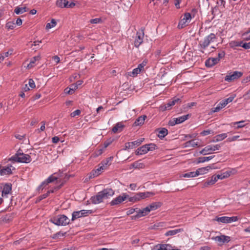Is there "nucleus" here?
<instances>
[{"label":"nucleus","mask_w":250,"mask_h":250,"mask_svg":"<svg viewBox=\"0 0 250 250\" xmlns=\"http://www.w3.org/2000/svg\"><path fill=\"white\" fill-rule=\"evenodd\" d=\"M115 191L111 188H104L98 192L96 195L91 197L90 200L93 204H98L103 202L105 199L112 197L114 195Z\"/></svg>","instance_id":"f257e3e1"},{"label":"nucleus","mask_w":250,"mask_h":250,"mask_svg":"<svg viewBox=\"0 0 250 250\" xmlns=\"http://www.w3.org/2000/svg\"><path fill=\"white\" fill-rule=\"evenodd\" d=\"M161 206L162 203L161 202H153L142 209H138V212L135 215V217L140 218L145 216L147 215L151 211L156 210Z\"/></svg>","instance_id":"f03ea898"},{"label":"nucleus","mask_w":250,"mask_h":250,"mask_svg":"<svg viewBox=\"0 0 250 250\" xmlns=\"http://www.w3.org/2000/svg\"><path fill=\"white\" fill-rule=\"evenodd\" d=\"M10 159L15 162L22 163H29L32 161L31 156L28 154L23 153L21 149H19L15 154L11 157Z\"/></svg>","instance_id":"7ed1b4c3"},{"label":"nucleus","mask_w":250,"mask_h":250,"mask_svg":"<svg viewBox=\"0 0 250 250\" xmlns=\"http://www.w3.org/2000/svg\"><path fill=\"white\" fill-rule=\"evenodd\" d=\"M50 222L57 226H66L69 224L70 220L65 215L60 214L50 219Z\"/></svg>","instance_id":"20e7f679"},{"label":"nucleus","mask_w":250,"mask_h":250,"mask_svg":"<svg viewBox=\"0 0 250 250\" xmlns=\"http://www.w3.org/2000/svg\"><path fill=\"white\" fill-rule=\"evenodd\" d=\"M190 116V114H188L177 118H173L169 121L168 125L169 126H174L176 125L181 124L188 119Z\"/></svg>","instance_id":"39448f33"},{"label":"nucleus","mask_w":250,"mask_h":250,"mask_svg":"<svg viewBox=\"0 0 250 250\" xmlns=\"http://www.w3.org/2000/svg\"><path fill=\"white\" fill-rule=\"evenodd\" d=\"M191 20V16L189 13H186L183 16V18L179 21L178 28L182 29L186 27L190 22Z\"/></svg>","instance_id":"423d86ee"},{"label":"nucleus","mask_w":250,"mask_h":250,"mask_svg":"<svg viewBox=\"0 0 250 250\" xmlns=\"http://www.w3.org/2000/svg\"><path fill=\"white\" fill-rule=\"evenodd\" d=\"M238 218L237 216H222L217 217L216 216L214 219V221H216L218 222H221L224 224L230 223L233 222L238 221Z\"/></svg>","instance_id":"0eeeda50"},{"label":"nucleus","mask_w":250,"mask_h":250,"mask_svg":"<svg viewBox=\"0 0 250 250\" xmlns=\"http://www.w3.org/2000/svg\"><path fill=\"white\" fill-rule=\"evenodd\" d=\"M76 4L73 1L66 0H58L56 1V6L60 8H71L75 6Z\"/></svg>","instance_id":"6e6552de"},{"label":"nucleus","mask_w":250,"mask_h":250,"mask_svg":"<svg viewBox=\"0 0 250 250\" xmlns=\"http://www.w3.org/2000/svg\"><path fill=\"white\" fill-rule=\"evenodd\" d=\"M15 170L14 167L11 165H7V166L2 167L0 170V176H7L13 174V171Z\"/></svg>","instance_id":"1a4fd4ad"},{"label":"nucleus","mask_w":250,"mask_h":250,"mask_svg":"<svg viewBox=\"0 0 250 250\" xmlns=\"http://www.w3.org/2000/svg\"><path fill=\"white\" fill-rule=\"evenodd\" d=\"M91 213V210L84 209L80 211H74L72 214L71 220L73 221L78 218L86 216L88 215V213Z\"/></svg>","instance_id":"9d476101"},{"label":"nucleus","mask_w":250,"mask_h":250,"mask_svg":"<svg viewBox=\"0 0 250 250\" xmlns=\"http://www.w3.org/2000/svg\"><path fill=\"white\" fill-rule=\"evenodd\" d=\"M128 195L125 193H122L121 195L118 196L116 198L113 199L110 202L111 206H115L122 203L123 201L127 199Z\"/></svg>","instance_id":"9b49d317"},{"label":"nucleus","mask_w":250,"mask_h":250,"mask_svg":"<svg viewBox=\"0 0 250 250\" xmlns=\"http://www.w3.org/2000/svg\"><path fill=\"white\" fill-rule=\"evenodd\" d=\"M235 94L231 95L229 98L222 100L215 108V109H221L225 107L229 103L231 102L235 97Z\"/></svg>","instance_id":"f8f14e48"},{"label":"nucleus","mask_w":250,"mask_h":250,"mask_svg":"<svg viewBox=\"0 0 250 250\" xmlns=\"http://www.w3.org/2000/svg\"><path fill=\"white\" fill-rule=\"evenodd\" d=\"M144 140V138H140L133 142L126 143L125 144V149L135 148L140 145Z\"/></svg>","instance_id":"ddd939ff"},{"label":"nucleus","mask_w":250,"mask_h":250,"mask_svg":"<svg viewBox=\"0 0 250 250\" xmlns=\"http://www.w3.org/2000/svg\"><path fill=\"white\" fill-rule=\"evenodd\" d=\"M243 73L240 71H234L232 74H229L226 76L225 80L227 82H231L240 78Z\"/></svg>","instance_id":"4468645a"},{"label":"nucleus","mask_w":250,"mask_h":250,"mask_svg":"<svg viewBox=\"0 0 250 250\" xmlns=\"http://www.w3.org/2000/svg\"><path fill=\"white\" fill-rule=\"evenodd\" d=\"M214 240L219 243V245H222L224 243H227L230 241V237L225 235H221L214 237Z\"/></svg>","instance_id":"2eb2a0df"},{"label":"nucleus","mask_w":250,"mask_h":250,"mask_svg":"<svg viewBox=\"0 0 250 250\" xmlns=\"http://www.w3.org/2000/svg\"><path fill=\"white\" fill-rule=\"evenodd\" d=\"M104 169L100 164L98 165V167L95 169L93 170L89 174V178L92 179L94 177H97L100 175Z\"/></svg>","instance_id":"dca6fc26"},{"label":"nucleus","mask_w":250,"mask_h":250,"mask_svg":"<svg viewBox=\"0 0 250 250\" xmlns=\"http://www.w3.org/2000/svg\"><path fill=\"white\" fill-rule=\"evenodd\" d=\"M181 103V100L177 97H174L173 99L170 100L168 103L164 105L165 108L170 107L174 105H179Z\"/></svg>","instance_id":"f3484780"},{"label":"nucleus","mask_w":250,"mask_h":250,"mask_svg":"<svg viewBox=\"0 0 250 250\" xmlns=\"http://www.w3.org/2000/svg\"><path fill=\"white\" fill-rule=\"evenodd\" d=\"M144 38V33L137 32L134 41V45L138 47L142 43Z\"/></svg>","instance_id":"a211bd4d"},{"label":"nucleus","mask_w":250,"mask_h":250,"mask_svg":"<svg viewBox=\"0 0 250 250\" xmlns=\"http://www.w3.org/2000/svg\"><path fill=\"white\" fill-rule=\"evenodd\" d=\"M219 62V59L215 58H209L205 62V65L208 67H211L218 63Z\"/></svg>","instance_id":"6ab92c4d"},{"label":"nucleus","mask_w":250,"mask_h":250,"mask_svg":"<svg viewBox=\"0 0 250 250\" xmlns=\"http://www.w3.org/2000/svg\"><path fill=\"white\" fill-rule=\"evenodd\" d=\"M137 196L139 201L144 199L146 198L149 197L151 196H153L154 193L152 192H139L137 193Z\"/></svg>","instance_id":"aec40b11"},{"label":"nucleus","mask_w":250,"mask_h":250,"mask_svg":"<svg viewBox=\"0 0 250 250\" xmlns=\"http://www.w3.org/2000/svg\"><path fill=\"white\" fill-rule=\"evenodd\" d=\"M184 231V229L182 228L177 229L173 230H169L167 231L165 233V236H172L176 235L177 234L182 232Z\"/></svg>","instance_id":"412c9836"},{"label":"nucleus","mask_w":250,"mask_h":250,"mask_svg":"<svg viewBox=\"0 0 250 250\" xmlns=\"http://www.w3.org/2000/svg\"><path fill=\"white\" fill-rule=\"evenodd\" d=\"M12 189V185L11 184H5L3 187L2 190V196H6L7 194L10 193Z\"/></svg>","instance_id":"4be33fe9"},{"label":"nucleus","mask_w":250,"mask_h":250,"mask_svg":"<svg viewBox=\"0 0 250 250\" xmlns=\"http://www.w3.org/2000/svg\"><path fill=\"white\" fill-rule=\"evenodd\" d=\"M148 151V149H147V146H146V145H145L139 147L137 149V150L136 151V154L143 155L147 153Z\"/></svg>","instance_id":"5701e85b"},{"label":"nucleus","mask_w":250,"mask_h":250,"mask_svg":"<svg viewBox=\"0 0 250 250\" xmlns=\"http://www.w3.org/2000/svg\"><path fill=\"white\" fill-rule=\"evenodd\" d=\"M146 118V115H142L139 117L134 122V126L142 125L144 124L145 119Z\"/></svg>","instance_id":"b1692460"},{"label":"nucleus","mask_w":250,"mask_h":250,"mask_svg":"<svg viewBox=\"0 0 250 250\" xmlns=\"http://www.w3.org/2000/svg\"><path fill=\"white\" fill-rule=\"evenodd\" d=\"M245 121L242 120L239 122L232 123L231 125L235 129H239L246 126V124H245Z\"/></svg>","instance_id":"393cba45"},{"label":"nucleus","mask_w":250,"mask_h":250,"mask_svg":"<svg viewBox=\"0 0 250 250\" xmlns=\"http://www.w3.org/2000/svg\"><path fill=\"white\" fill-rule=\"evenodd\" d=\"M125 125L121 122L117 123L112 128V131L113 133H116L118 131L121 132Z\"/></svg>","instance_id":"a878e982"},{"label":"nucleus","mask_w":250,"mask_h":250,"mask_svg":"<svg viewBox=\"0 0 250 250\" xmlns=\"http://www.w3.org/2000/svg\"><path fill=\"white\" fill-rule=\"evenodd\" d=\"M158 132V136L160 139L164 138L168 134V130L166 128H161L157 130Z\"/></svg>","instance_id":"bb28decb"},{"label":"nucleus","mask_w":250,"mask_h":250,"mask_svg":"<svg viewBox=\"0 0 250 250\" xmlns=\"http://www.w3.org/2000/svg\"><path fill=\"white\" fill-rule=\"evenodd\" d=\"M227 136H228L227 133H225L220 134L215 136L214 137L212 141L213 142H220V141L223 140L225 138H226L227 137Z\"/></svg>","instance_id":"cd10ccee"},{"label":"nucleus","mask_w":250,"mask_h":250,"mask_svg":"<svg viewBox=\"0 0 250 250\" xmlns=\"http://www.w3.org/2000/svg\"><path fill=\"white\" fill-rule=\"evenodd\" d=\"M217 182L216 177L214 175H213L210 179H208L206 182H205L204 184V187H207L210 185H213Z\"/></svg>","instance_id":"c85d7f7f"},{"label":"nucleus","mask_w":250,"mask_h":250,"mask_svg":"<svg viewBox=\"0 0 250 250\" xmlns=\"http://www.w3.org/2000/svg\"><path fill=\"white\" fill-rule=\"evenodd\" d=\"M207 146L208 147V150H209L210 154H211L214 151L219 150L221 147L220 144H217L215 145H210Z\"/></svg>","instance_id":"c756f323"},{"label":"nucleus","mask_w":250,"mask_h":250,"mask_svg":"<svg viewBox=\"0 0 250 250\" xmlns=\"http://www.w3.org/2000/svg\"><path fill=\"white\" fill-rule=\"evenodd\" d=\"M211 167L209 166H207L204 167H201L197 169L196 172L198 174V176L200 174H204L207 173V172L211 169Z\"/></svg>","instance_id":"7c9ffc66"},{"label":"nucleus","mask_w":250,"mask_h":250,"mask_svg":"<svg viewBox=\"0 0 250 250\" xmlns=\"http://www.w3.org/2000/svg\"><path fill=\"white\" fill-rule=\"evenodd\" d=\"M113 158L112 157H109L106 159L102 161L99 164L105 169L107 166L110 164H109V162H110L113 160Z\"/></svg>","instance_id":"2f4dec72"},{"label":"nucleus","mask_w":250,"mask_h":250,"mask_svg":"<svg viewBox=\"0 0 250 250\" xmlns=\"http://www.w3.org/2000/svg\"><path fill=\"white\" fill-rule=\"evenodd\" d=\"M198 145V142H195V140H192L190 141H188L186 142L185 143V146L187 147H194L197 146Z\"/></svg>","instance_id":"473e14b6"},{"label":"nucleus","mask_w":250,"mask_h":250,"mask_svg":"<svg viewBox=\"0 0 250 250\" xmlns=\"http://www.w3.org/2000/svg\"><path fill=\"white\" fill-rule=\"evenodd\" d=\"M141 161H137L131 164L132 167L134 168H145V164L140 162Z\"/></svg>","instance_id":"72a5a7b5"},{"label":"nucleus","mask_w":250,"mask_h":250,"mask_svg":"<svg viewBox=\"0 0 250 250\" xmlns=\"http://www.w3.org/2000/svg\"><path fill=\"white\" fill-rule=\"evenodd\" d=\"M158 250H171V246L169 244H160L156 246Z\"/></svg>","instance_id":"f704fd0d"},{"label":"nucleus","mask_w":250,"mask_h":250,"mask_svg":"<svg viewBox=\"0 0 250 250\" xmlns=\"http://www.w3.org/2000/svg\"><path fill=\"white\" fill-rule=\"evenodd\" d=\"M141 72L142 70H141L140 68L137 67V68L133 69L132 71L129 72L128 75L130 77H134Z\"/></svg>","instance_id":"c9c22d12"},{"label":"nucleus","mask_w":250,"mask_h":250,"mask_svg":"<svg viewBox=\"0 0 250 250\" xmlns=\"http://www.w3.org/2000/svg\"><path fill=\"white\" fill-rule=\"evenodd\" d=\"M26 11V7L25 6L21 7H16L14 10V12L17 15L22 14Z\"/></svg>","instance_id":"e433bc0d"},{"label":"nucleus","mask_w":250,"mask_h":250,"mask_svg":"<svg viewBox=\"0 0 250 250\" xmlns=\"http://www.w3.org/2000/svg\"><path fill=\"white\" fill-rule=\"evenodd\" d=\"M214 157V156H210L208 157H199L198 160V163H204L208 161Z\"/></svg>","instance_id":"4c0bfd02"},{"label":"nucleus","mask_w":250,"mask_h":250,"mask_svg":"<svg viewBox=\"0 0 250 250\" xmlns=\"http://www.w3.org/2000/svg\"><path fill=\"white\" fill-rule=\"evenodd\" d=\"M166 227V224L164 222H159L155 224L153 227V229H161Z\"/></svg>","instance_id":"58836bf2"},{"label":"nucleus","mask_w":250,"mask_h":250,"mask_svg":"<svg viewBox=\"0 0 250 250\" xmlns=\"http://www.w3.org/2000/svg\"><path fill=\"white\" fill-rule=\"evenodd\" d=\"M197 173L196 171L189 172H188V173L183 174L182 175V177H187V178L195 177H196L198 176V174H197Z\"/></svg>","instance_id":"ea45409f"},{"label":"nucleus","mask_w":250,"mask_h":250,"mask_svg":"<svg viewBox=\"0 0 250 250\" xmlns=\"http://www.w3.org/2000/svg\"><path fill=\"white\" fill-rule=\"evenodd\" d=\"M208 40V39L207 37H206L204 39L203 41L201 42H200V45L201 46V47L202 48L205 49L207 47H208L209 45Z\"/></svg>","instance_id":"a19ab883"},{"label":"nucleus","mask_w":250,"mask_h":250,"mask_svg":"<svg viewBox=\"0 0 250 250\" xmlns=\"http://www.w3.org/2000/svg\"><path fill=\"white\" fill-rule=\"evenodd\" d=\"M57 24V22L54 19H52L51 22L47 23L46 25V29H49L55 27Z\"/></svg>","instance_id":"79ce46f5"},{"label":"nucleus","mask_w":250,"mask_h":250,"mask_svg":"<svg viewBox=\"0 0 250 250\" xmlns=\"http://www.w3.org/2000/svg\"><path fill=\"white\" fill-rule=\"evenodd\" d=\"M242 44V42H237V41H231L229 43V45L232 48H234L238 46H241Z\"/></svg>","instance_id":"37998d69"},{"label":"nucleus","mask_w":250,"mask_h":250,"mask_svg":"<svg viewBox=\"0 0 250 250\" xmlns=\"http://www.w3.org/2000/svg\"><path fill=\"white\" fill-rule=\"evenodd\" d=\"M148 62L147 59H145L143 61L138 65V67L140 68L142 71L144 70V67L146 66Z\"/></svg>","instance_id":"c03bdc74"},{"label":"nucleus","mask_w":250,"mask_h":250,"mask_svg":"<svg viewBox=\"0 0 250 250\" xmlns=\"http://www.w3.org/2000/svg\"><path fill=\"white\" fill-rule=\"evenodd\" d=\"M39 60V57H35L33 58H32L29 63L28 64L27 67L28 68H30L34 66V63H35L36 61H38Z\"/></svg>","instance_id":"a18cd8bd"},{"label":"nucleus","mask_w":250,"mask_h":250,"mask_svg":"<svg viewBox=\"0 0 250 250\" xmlns=\"http://www.w3.org/2000/svg\"><path fill=\"white\" fill-rule=\"evenodd\" d=\"M207 38L208 39V41L209 43L210 44L211 42H214L215 40L216 39L215 35L213 33H210L208 36Z\"/></svg>","instance_id":"49530a36"},{"label":"nucleus","mask_w":250,"mask_h":250,"mask_svg":"<svg viewBox=\"0 0 250 250\" xmlns=\"http://www.w3.org/2000/svg\"><path fill=\"white\" fill-rule=\"evenodd\" d=\"M77 88V85H74V89H71V88H66L64 90V92L66 94H72L73 93H74L75 89Z\"/></svg>","instance_id":"de8ad7c7"},{"label":"nucleus","mask_w":250,"mask_h":250,"mask_svg":"<svg viewBox=\"0 0 250 250\" xmlns=\"http://www.w3.org/2000/svg\"><path fill=\"white\" fill-rule=\"evenodd\" d=\"M127 199H128V201L129 202H133V203L139 201L137 194H136L134 196H132V197H129L128 196V197Z\"/></svg>","instance_id":"09e8293b"},{"label":"nucleus","mask_w":250,"mask_h":250,"mask_svg":"<svg viewBox=\"0 0 250 250\" xmlns=\"http://www.w3.org/2000/svg\"><path fill=\"white\" fill-rule=\"evenodd\" d=\"M48 185V183H47V180H44L38 187V190L39 191H40V190H42Z\"/></svg>","instance_id":"8fccbe9b"},{"label":"nucleus","mask_w":250,"mask_h":250,"mask_svg":"<svg viewBox=\"0 0 250 250\" xmlns=\"http://www.w3.org/2000/svg\"><path fill=\"white\" fill-rule=\"evenodd\" d=\"M232 172L231 170H227L222 173L221 174L223 179H225L229 177L231 175V174H232Z\"/></svg>","instance_id":"3c124183"},{"label":"nucleus","mask_w":250,"mask_h":250,"mask_svg":"<svg viewBox=\"0 0 250 250\" xmlns=\"http://www.w3.org/2000/svg\"><path fill=\"white\" fill-rule=\"evenodd\" d=\"M211 133H213V131L211 130L208 129V130H203V131H202L200 133V134L202 136H207V135H209Z\"/></svg>","instance_id":"603ef678"},{"label":"nucleus","mask_w":250,"mask_h":250,"mask_svg":"<svg viewBox=\"0 0 250 250\" xmlns=\"http://www.w3.org/2000/svg\"><path fill=\"white\" fill-rule=\"evenodd\" d=\"M208 146H206V147H205L203 149H202L200 151V153L202 154L203 155H207V154H209L210 153L209 152V150H208Z\"/></svg>","instance_id":"864d4df0"},{"label":"nucleus","mask_w":250,"mask_h":250,"mask_svg":"<svg viewBox=\"0 0 250 250\" xmlns=\"http://www.w3.org/2000/svg\"><path fill=\"white\" fill-rule=\"evenodd\" d=\"M57 179V178L53 176V175L50 176L48 177L46 180H47V183L48 184L52 183Z\"/></svg>","instance_id":"5fc2aeb1"},{"label":"nucleus","mask_w":250,"mask_h":250,"mask_svg":"<svg viewBox=\"0 0 250 250\" xmlns=\"http://www.w3.org/2000/svg\"><path fill=\"white\" fill-rule=\"evenodd\" d=\"M6 27L8 29H13L15 27V24L12 22H8L6 24Z\"/></svg>","instance_id":"6e6d98bb"},{"label":"nucleus","mask_w":250,"mask_h":250,"mask_svg":"<svg viewBox=\"0 0 250 250\" xmlns=\"http://www.w3.org/2000/svg\"><path fill=\"white\" fill-rule=\"evenodd\" d=\"M28 84L29 85V86L31 88H34L36 87L35 82L32 79H30L29 80Z\"/></svg>","instance_id":"4d7b16f0"},{"label":"nucleus","mask_w":250,"mask_h":250,"mask_svg":"<svg viewBox=\"0 0 250 250\" xmlns=\"http://www.w3.org/2000/svg\"><path fill=\"white\" fill-rule=\"evenodd\" d=\"M47 194L45 193L40 196L37 199L36 203L41 201V200L47 197Z\"/></svg>","instance_id":"13d9d810"},{"label":"nucleus","mask_w":250,"mask_h":250,"mask_svg":"<svg viewBox=\"0 0 250 250\" xmlns=\"http://www.w3.org/2000/svg\"><path fill=\"white\" fill-rule=\"evenodd\" d=\"M146 146H147V149H148V151L154 150L156 147V145L154 144H146Z\"/></svg>","instance_id":"bf43d9fd"},{"label":"nucleus","mask_w":250,"mask_h":250,"mask_svg":"<svg viewBox=\"0 0 250 250\" xmlns=\"http://www.w3.org/2000/svg\"><path fill=\"white\" fill-rule=\"evenodd\" d=\"M101 21V19L100 18H95L93 19H91L90 21V22L91 23H98Z\"/></svg>","instance_id":"052dcab7"},{"label":"nucleus","mask_w":250,"mask_h":250,"mask_svg":"<svg viewBox=\"0 0 250 250\" xmlns=\"http://www.w3.org/2000/svg\"><path fill=\"white\" fill-rule=\"evenodd\" d=\"M81 110H75L74 112H72L70 114L72 117H75L76 116H78L81 114Z\"/></svg>","instance_id":"680f3d73"},{"label":"nucleus","mask_w":250,"mask_h":250,"mask_svg":"<svg viewBox=\"0 0 250 250\" xmlns=\"http://www.w3.org/2000/svg\"><path fill=\"white\" fill-rule=\"evenodd\" d=\"M241 46L246 49H250V42H245L244 43L242 42Z\"/></svg>","instance_id":"e2e57ef3"},{"label":"nucleus","mask_w":250,"mask_h":250,"mask_svg":"<svg viewBox=\"0 0 250 250\" xmlns=\"http://www.w3.org/2000/svg\"><path fill=\"white\" fill-rule=\"evenodd\" d=\"M42 125H41L40 128L37 129V131H38V132H40V131H43L45 129V122H44V121L42 122Z\"/></svg>","instance_id":"0e129e2a"},{"label":"nucleus","mask_w":250,"mask_h":250,"mask_svg":"<svg viewBox=\"0 0 250 250\" xmlns=\"http://www.w3.org/2000/svg\"><path fill=\"white\" fill-rule=\"evenodd\" d=\"M137 209H138V208H130L127 211V215H129V214H132L133 213H134L135 211H136L137 213L138 212V210H136Z\"/></svg>","instance_id":"69168bd1"},{"label":"nucleus","mask_w":250,"mask_h":250,"mask_svg":"<svg viewBox=\"0 0 250 250\" xmlns=\"http://www.w3.org/2000/svg\"><path fill=\"white\" fill-rule=\"evenodd\" d=\"M239 138V135H237V136H233L231 138H229L228 139V141L229 142H233V141H236L237 139H238Z\"/></svg>","instance_id":"338daca9"},{"label":"nucleus","mask_w":250,"mask_h":250,"mask_svg":"<svg viewBox=\"0 0 250 250\" xmlns=\"http://www.w3.org/2000/svg\"><path fill=\"white\" fill-rule=\"evenodd\" d=\"M13 52V50L12 49H9L7 52L3 53V54L4 55L5 57H8L9 55L12 54Z\"/></svg>","instance_id":"774afa93"}]
</instances>
